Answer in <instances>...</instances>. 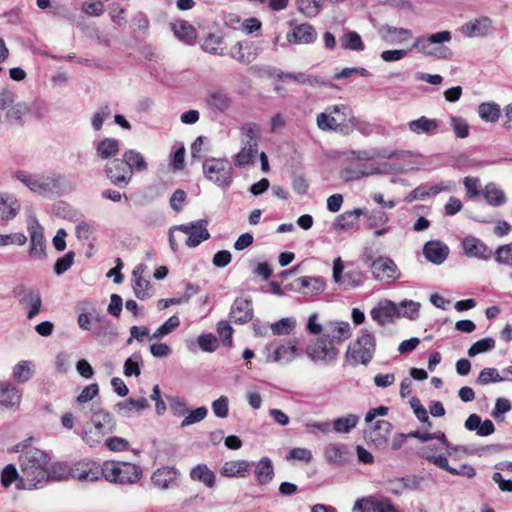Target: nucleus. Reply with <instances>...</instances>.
Returning a JSON list of instances; mask_svg holds the SVG:
<instances>
[{
    "label": "nucleus",
    "mask_w": 512,
    "mask_h": 512,
    "mask_svg": "<svg viewBox=\"0 0 512 512\" xmlns=\"http://www.w3.org/2000/svg\"><path fill=\"white\" fill-rule=\"evenodd\" d=\"M123 160L125 164L131 169V176L133 171L142 172L147 169V162L144 156L137 150L130 149L124 152Z\"/></svg>",
    "instance_id": "58836bf2"
},
{
    "label": "nucleus",
    "mask_w": 512,
    "mask_h": 512,
    "mask_svg": "<svg viewBox=\"0 0 512 512\" xmlns=\"http://www.w3.org/2000/svg\"><path fill=\"white\" fill-rule=\"evenodd\" d=\"M506 380L501 376L496 368H484L480 371L477 382L481 385L497 383Z\"/></svg>",
    "instance_id": "4d7b16f0"
},
{
    "label": "nucleus",
    "mask_w": 512,
    "mask_h": 512,
    "mask_svg": "<svg viewBox=\"0 0 512 512\" xmlns=\"http://www.w3.org/2000/svg\"><path fill=\"white\" fill-rule=\"evenodd\" d=\"M21 478V474H19L16 466L14 464L6 465L1 473V484L3 487L8 488L12 483L19 482Z\"/></svg>",
    "instance_id": "13d9d810"
},
{
    "label": "nucleus",
    "mask_w": 512,
    "mask_h": 512,
    "mask_svg": "<svg viewBox=\"0 0 512 512\" xmlns=\"http://www.w3.org/2000/svg\"><path fill=\"white\" fill-rule=\"evenodd\" d=\"M197 343L202 351L208 353L216 351L219 346L217 338L211 333L201 334L197 339Z\"/></svg>",
    "instance_id": "69168bd1"
},
{
    "label": "nucleus",
    "mask_w": 512,
    "mask_h": 512,
    "mask_svg": "<svg viewBox=\"0 0 512 512\" xmlns=\"http://www.w3.org/2000/svg\"><path fill=\"white\" fill-rule=\"evenodd\" d=\"M363 274L359 270H350L346 272L339 284L343 285L345 289L356 288L362 285Z\"/></svg>",
    "instance_id": "5fc2aeb1"
},
{
    "label": "nucleus",
    "mask_w": 512,
    "mask_h": 512,
    "mask_svg": "<svg viewBox=\"0 0 512 512\" xmlns=\"http://www.w3.org/2000/svg\"><path fill=\"white\" fill-rule=\"evenodd\" d=\"M120 149L119 141L115 138H104L96 147V155L102 159H109L118 154Z\"/></svg>",
    "instance_id": "a19ab883"
},
{
    "label": "nucleus",
    "mask_w": 512,
    "mask_h": 512,
    "mask_svg": "<svg viewBox=\"0 0 512 512\" xmlns=\"http://www.w3.org/2000/svg\"><path fill=\"white\" fill-rule=\"evenodd\" d=\"M378 500L372 496L357 499L353 506V512H375Z\"/></svg>",
    "instance_id": "338daca9"
},
{
    "label": "nucleus",
    "mask_w": 512,
    "mask_h": 512,
    "mask_svg": "<svg viewBox=\"0 0 512 512\" xmlns=\"http://www.w3.org/2000/svg\"><path fill=\"white\" fill-rule=\"evenodd\" d=\"M145 266L140 264L133 270V291L135 296L140 300H145L150 297L149 287L150 282L142 277Z\"/></svg>",
    "instance_id": "c85d7f7f"
},
{
    "label": "nucleus",
    "mask_w": 512,
    "mask_h": 512,
    "mask_svg": "<svg viewBox=\"0 0 512 512\" xmlns=\"http://www.w3.org/2000/svg\"><path fill=\"white\" fill-rule=\"evenodd\" d=\"M253 317V307L250 299L236 298L231 306L230 319L236 324L249 322Z\"/></svg>",
    "instance_id": "a211bd4d"
},
{
    "label": "nucleus",
    "mask_w": 512,
    "mask_h": 512,
    "mask_svg": "<svg viewBox=\"0 0 512 512\" xmlns=\"http://www.w3.org/2000/svg\"><path fill=\"white\" fill-rule=\"evenodd\" d=\"M500 113V106L494 102H484L478 107L479 117L486 122H496Z\"/></svg>",
    "instance_id": "8fccbe9b"
},
{
    "label": "nucleus",
    "mask_w": 512,
    "mask_h": 512,
    "mask_svg": "<svg viewBox=\"0 0 512 512\" xmlns=\"http://www.w3.org/2000/svg\"><path fill=\"white\" fill-rule=\"evenodd\" d=\"M363 211L360 208H355L351 211H346L338 215L332 224V228L335 232L341 233L348 231L358 224L359 218Z\"/></svg>",
    "instance_id": "b1692460"
},
{
    "label": "nucleus",
    "mask_w": 512,
    "mask_h": 512,
    "mask_svg": "<svg viewBox=\"0 0 512 512\" xmlns=\"http://www.w3.org/2000/svg\"><path fill=\"white\" fill-rule=\"evenodd\" d=\"M14 177L33 193L45 197L57 194L63 180L62 175L54 172L40 174L24 170L16 171Z\"/></svg>",
    "instance_id": "7ed1b4c3"
},
{
    "label": "nucleus",
    "mask_w": 512,
    "mask_h": 512,
    "mask_svg": "<svg viewBox=\"0 0 512 512\" xmlns=\"http://www.w3.org/2000/svg\"><path fill=\"white\" fill-rule=\"evenodd\" d=\"M256 153L257 146L250 147V144L245 143L244 147L235 157V164L240 167L249 164Z\"/></svg>",
    "instance_id": "0e129e2a"
},
{
    "label": "nucleus",
    "mask_w": 512,
    "mask_h": 512,
    "mask_svg": "<svg viewBox=\"0 0 512 512\" xmlns=\"http://www.w3.org/2000/svg\"><path fill=\"white\" fill-rule=\"evenodd\" d=\"M401 316L400 308L391 301H387L385 304L374 308L371 311V317L374 321L380 325H385L390 322L394 317Z\"/></svg>",
    "instance_id": "393cba45"
},
{
    "label": "nucleus",
    "mask_w": 512,
    "mask_h": 512,
    "mask_svg": "<svg viewBox=\"0 0 512 512\" xmlns=\"http://www.w3.org/2000/svg\"><path fill=\"white\" fill-rule=\"evenodd\" d=\"M403 153L404 152H397V151L386 153V151H378V150L351 151V152H349L348 158L360 160V161H367V160L374 159L376 157H382V158H387V159H393V158L399 159Z\"/></svg>",
    "instance_id": "ea45409f"
},
{
    "label": "nucleus",
    "mask_w": 512,
    "mask_h": 512,
    "mask_svg": "<svg viewBox=\"0 0 512 512\" xmlns=\"http://www.w3.org/2000/svg\"><path fill=\"white\" fill-rule=\"evenodd\" d=\"M20 210L18 200L6 193H0V220L9 221L16 217Z\"/></svg>",
    "instance_id": "c756f323"
},
{
    "label": "nucleus",
    "mask_w": 512,
    "mask_h": 512,
    "mask_svg": "<svg viewBox=\"0 0 512 512\" xmlns=\"http://www.w3.org/2000/svg\"><path fill=\"white\" fill-rule=\"evenodd\" d=\"M92 334L101 344H107L117 336V331L109 320L102 321V324L94 325L92 328Z\"/></svg>",
    "instance_id": "4c0bfd02"
},
{
    "label": "nucleus",
    "mask_w": 512,
    "mask_h": 512,
    "mask_svg": "<svg viewBox=\"0 0 512 512\" xmlns=\"http://www.w3.org/2000/svg\"><path fill=\"white\" fill-rule=\"evenodd\" d=\"M296 282L300 284L299 292L305 295H317L325 288V283L320 277L303 276Z\"/></svg>",
    "instance_id": "f704fd0d"
},
{
    "label": "nucleus",
    "mask_w": 512,
    "mask_h": 512,
    "mask_svg": "<svg viewBox=\"0 0 512 512\" xmlns=\"http://www.w3.org/2000/svg\"><path fill=\"white\" fill-rule=\"evenodd\" d=\"M464 253L468 257L488 260L492 256V250L480 239L474 236L465 237L462 241Z\"/></svg>",
    "instance_id": "f3484780"
},
{
    "label": "nucleus",
    "mask_w": 512,
    "mask_h": 512,
    "mask_svg": "<svg viewBox=\"0 0 512 512\" xmlns=\"http://www.w3.org/2000/svg\"><path fill=\"white\" fill-rule=\"evenodd\" d=\"M205 102L212 111L218 113L226 112L231 106V98L220 89L209 90Z\"/></svg>",
    "instance_id": "4be33fe9"
},
{
    "label": "nucleus",
    "mask_w": 512,
    "mask_h": 512,
    "mask_svg": "<svg viewBox=\"0 0 512 512\" xmlns=\"http://www.w3.org/2000/svg\"><path fill=\"white\" fill-rule=\"evenodd\" d=\"M31 441L32 438H28L13 447L14 452L20 453L21 478L17 483V489H37L50 479H61V476L54 473L56 465H53V471L49 468L50 456L43 450L31 447Z\"/></svg>",
    "instance_id": "f257e3e1"
},
{
    "label": "nucleus",
    "mask_w": 512,
    "mask_h": 512,
    "mask_svg": "<svg viewBox=\"0 0 512 512\" xmlns=\"http://www.w3.org/2000/svg\"><path fill=\"white\" fill-rule=\"evenodd\" d=\"M171 28L175 37L186 44H192L197 37L196 29L187 21H176L171 24Z\"/></svg>",
    "instance_id": "473e14b6"
},
{
    "label": "nucleus",
    "mask_w": 512,
    "mask_h": 512,
    "mask_svg": "<svg viewBox=\"0 0 512 512\" xmlns=\"http://www.w3.org/2000/svg\"><path fill=\"white\" fill-rule=\"evenodd\" d=\"M142 364V357L140 353H134L124 363V374L129 377L132 375L139 376L141 373L140 365Z\"/></svg>",
    "instance_id": "e2e57ef3"
},
{
    "label": "nucleus",
    "mask_w": 512,
    "mask_h": 512,
    "mask_svg": "<svg viewBox=\"0 0 512 512\" xmlns=\"http://www.w3.org/2000/svg\"><path fill=\"white\" fill-rule=\"evenodd\" d=\"M494 259L499 264L512 266V242L500 245L494 252Z\"/></svg>",
    "instance_id": "680f3d73"
},
{
    "label": "nucleus",
    "mask_w": 512,
    "mask_h": 512,
    "mask_svg": "<svg viewBox=\"0 0 512 512\" xmlns=\"http://www.w3.org/2000/svg\"><path fill=\"white\" fill-rule=\"evenodd\" d=\"M435 465L453 475H463L468 478H472L476 475V470L474 467L468 464H463L460 469H456L449 465L447 458H439L435 461Z\"/></svg>",
    "instance_id": "de8ad7c7"
},
{
    "label": "nucleus",
    "mask_w": 512,
    "mask_h": 512,
    "mask_svg": "<svg viewBox=\"0 0 512 512\" xmlns=\"http://www.w3.org/2000/svg\"><path fill=\"white\" fill-rule=\"evenodd\" d=\"M298 10L307 17H315L321 9L317 0H296Z\"/></svg>",
    "instance_id": "052dcab7"
},
{
    "label": "nucleus",
    "mask_w": 512,
    "mask_h": 512,
    "mask_svg": "<svg viewBox=\"0 0 512 512\" xmlns=\"http://www.w3.org/2000/svg\"><path fill=\"white\" fill-rule=\"evenodd\" d=\"M256 481L259 485H267L274 477V467L270 458L263 457L256 464L255 468Z\"/></svg>",
    "instance_id": "c9c22d12"
},
{
    "label": "nucleus",
    "mask_w": 512,
    "mask_h": 512,
    "mask_svg": "<svg viewBox=\"0 0 512 512\" xmlns=\"http://www.w3.org/2000/svg\"><path fill=\"white\" fill-rule=\"evenodd\" d=\"M27 230L30 236V257L38 260L44 259L46 257V241L43 227L39 224L35 215H29Z\"/></svg>",
    "instance_id": "9d476101"
},
{
    "label": "nucleus",
    "mask_w": 512,
    "mask_h": 512,
    "mask_svg": "<svg viewBox=\"0 0 512 512\" xmlns=\"http://www.w3.org/2000/svg\"><path fill=\"white\" fill-rule=\"evenodd\" d=\"M149 406V403L147 399L140 398V399H126L123 401H120L114 405V410L116 413H118L120 416L123 417H131L132 413L134 411L140 412L142 410H145Z\"/></svg>",
    "instance_id": "a878e982"
},
{
    "label": "nucleus",
    "mask_w": 512,
    "mask_h": 512,
    "mask_svg": "<svg viewBox=\"0 0 512 512\" xmlns=\"http://www.w3.org/2000/svg\"><path fill=\"white\" fill-rule=\"evenodd\" d=\"M340 44L343 49L352 51H363L365 45L361 36L355 31H349L340 37Z\"/></svg>",
    "instance_id": "a18cd8bd"
},
{
    "label": "nucleus",
    "mask_w": 512,
    "mask_h": 512,
    "mask_svg": "<svg viewBox=\"0 0 512 512\" xmlns=\"http://www.w3.org/2000/svg\"><path fill=\"white\" fill-rule=\"evenodd\" d=\"M380 173V169L377 167H359V168H353V167H347L341 172V177L345 181H353V180H359L363 177L374 175Z\"/></svg>",
    "instance_id": "37998d69"
},
{
    "label": "nucleus",
    "mask_w": 512,
    "mask_h": 512,
    "mask_svg": "<svg viewBox=\"0 0 512 512\" xmlns=\"http://www.w3.org/2000/svg\"><path fill=\"white\" fill-rule=\"evenodd\" d=\"M178 474L174 467H162L153 473L151 480L156 487L165 490L177 484Z\"/></svg>",
    "instance_id": "5701e85b"
},
{
    "label": "nucleus",
    "mask_w": 512,
    "mask_h": 512,
    "mask_svg": "<svg viewBox=\"0 0 512 512\" xmlns=\"http://www.w3.org/2000/svg\"><path fill=\"white\" fill-rule=\"evenodd\" d=\"M413 48L419 53L426 56L435 57L437 59H451L453 56L452 50L447 46H433L428 41L427 36L417 37L413 43Z\"/></svg>",
    "instance_id": "4468645a"
},
{
    "label": "nucleus",
    "mask_w": 512,
    "mask_h": 512,
    "mask_svg": "<svg viewBox=\"0 0 512 512\" xmlns=\"http://www.w3.org/2000/svg\"><path fill=\"white\" fill-rule=\"evenodd\" d=\"M423 253L428 261L440 265L446 260L449 248L441 241L431 240L424 245Z\"/></svg>",
    "instance_id": "412c9836"
},
{
    "label": "nucleus",
    "mask_w": 512,
    "mask_h": 512,
    "mask_svg": "<svg viewBox=\"0 0 512 512\" xmlns=\"http://www.w3.org/2000/svg\"><path fill=\"white\" fill-rule=\"evenodd\" d=\"M376 351V338L368 329L360 330L356 340L348 346L346 360L351 366L367 365Z\"/></svg>",
    "instance_id": "20e7f679"
},
{
    "label": "nucleus",
    "mask_w": 512,
    "mask_h": 512,
    "mask_svg": "<svg viewBox=\"0 0 512 512\" xmlns=\"http://www.w3.org/2000/svg\"><path fill=\"white\" fill-rule=\"evenodd\" d=\"M450 125L457 137L466 138L469 135V125L465 119L451 116Z\"/></svg>",
    "instance_id": "774afa93"
},
{
    "label": "nucleus",
    "mask_w": 512,
    "mask_h": 512,
    "mask_svg": "<svg viewBox=\"0 0 512 512\" xmlns=\"http://www.w3.org/2000/svg\"><path fill=\"white\" fill-rule=\"evenodd\" d=\"M494 30L493 21L487 16L474 18L465 22L459 28V32L467 38H484Z\"/></svg>",
    "instance_id": "9b49d317"
},
{
    "label": "nucleus",
    "mask_w": 512,
    "mask_h": 512,
    "mask_svg": "<svg viewBox=\"0 0 512 512\" xmlns=\"http://www.w3.org/2000/svg\"><path fill=\"white\" fill-rule=\"evenodd\" d=\"M190 478L203 483L208 488H213L216 482L215 473L206 464H198L192 468Z\"/></svg>",
    "instance_id": "e433bc0d"
},
{
    "label": "nucleus",
    "mask_w": 512,
    "mask_h": 512,
    "mask_svg": "<svg viewBox=\"0 0 512 512\" xmlns=\"http://www.w3.org/2000/svg\"><path fill=\"white\" fill-rule=\"evenodd\" d=\"M195 225L196 227L191 231L189 237L186 239L185 242V244L190 248L197 247L203 241H206L210 238V233L207 229V220H197L195 221Z\"/></svg>",
    "instance_id": "2f4dec72"
},
{
    "label": "nucleus",
    "mask_w": 512,
    "mask_h": 512,
    "mask_svg": "<svg viewBox=\"0 0 512 512\" xmlns=\"http://www.w3.org/2000/svg\"><path fill=\"white\" fill-rule=\"evenodd\" d=\"M90 423L84 426L81 432L82 440L94 447L100 444L105 435L113 433L116 429V421L112 414L100 406H93Z\"/></svg>",
    "instance_id": "f03ea898"
},
{
    "label": "nucleus",
    "mask_w": 512,
    "mask_h": 512,
    "mask_svg": "<svg viewBox=\"0 0 512 512\" xmlns=\"http://www.w3.org/2000/svg\"><path fill=\"white\" fill-rule=\"evenodd\" d=\"M299 355L298 340L290 339L286 344L278 346L273 353L267 356V362L288 363Z\"/></svg>",
    "instance_id": "aec40b11"
},
{
    "label": "nucleus",
    "mask_w": 512,
    "mask_h": 512,
    "mask_svg": "<svg viewBox=\"0 0 512 512\" xmlns=\"http://www.w3.org/2000/svg\"><path fill=\"white\" fill-rule=\"evenodd\" d=\"M23 391L9 381H0V406L17 408L22 401Z\"/></svg>",
    "instance_id": "dca6fc26"
},
{
    "label": "nucleus",
    "mask_w": 512,
    "mask_h": 512,
    "mask_svg": "<svg viewBox=\"0 0 512 512\" xmlns=\"http://www.w3.org/2000/svg\"><path fill=\"white\" fill-rule=\"evenodd\" d=\"M306 354L313 362L328 365L337 358L338 349L332 340L324 335L306 347Z\"/></svg>",
    "instance_id": "1a4fd4ad"
},
{
    "label": "nucleus",
    "mask_w": 512,
    "mask_h": 512,
    "mask_svg": "<svg viewBox=\"0 0 512 512\" xmlns=\"http://www.w3.org/2000/svg\"><path fill=\"white\" fill-rule=\"evenodd\" d=\"M359 417L355 414H347L346 416L336 418L333 421V429L337 433H349L357 426Z\"/></svg>",
    "instance_id": "3c124183"
},
{
    "label": "nucleus",
    "mask_w": 512,
    "mask_h": 512,
    "mask_svg": "<svg viewBox=\"0 0 512 512\" xmlns=\"http://www.w3.org/2000/svg\"><path fill=\"white\" fill-rule=\"evenodd\" d=\"M482 194L486 201L492 206H501L506 202L504 192L494 183L487 184L482 191Z\"/></svg>",
    "instance_id": "49530a36"
},
{
    "label": "nucleus",
    "mask_w": 512,
    "mask_h": 512,
    "mask_svg": "<svg viewBox=\"0 0 512 512\" xmlns=\"http://www.w3.org/2000/svg\"><path fill=\"white\" fill-rule=\"evenodd\" d=\"M277 77L284 80V79H289V80H292L298 84H301V85H309V86H312V87H315V86H319L322 84V81L316 77V76H313V75H309V74H306V73H303V72H298V73H283V72H279L277 74Z\"/></svg>",
    "instance_id": "c03bdc74"
},
{
    "label": "nucleus",
    "mask_w": 512,
    "mask_h": 512,
    "mask_svg": "<svg viewBox=\"0 0 512 512\" xmlns=\"http://www.w3.org/2000/svg\"><path fill=\"white\" fill-rule=\"evenodd\" d=\"M104 464L98 465L94 461H79L70 468V474L79 481L93 482L103 476Z\"/></svg>",
    "instance_id": "ddd939ff"
},
{
    "label": "nucleus",
    "mask_w": 512,
    "mask_h": 512,
    "mask_svg": "<svg viewBox=\"0 0 512 512\" xmlns=\"http://www.w3.org/2000/svg\"><path fill=\"white\" fill-rule=\"evenodd\" d=\"M381 37L389 43H402L412 37L411 30L407 28H398L388 24L380 28Z\"/></svg>",
    "instance_id": "7c9ffc66"
},
{
    "label": "nucleus",
    "mask_w": 512,
    "mask_h": 512,
    "mask_svg": "<svg viewBox=\"0 0 512 512\" xmlns=\"http://www.w3.org/2000/svg\"><path fill=\"white\" fill-rule=\"evenodd\" d=\"M409 130L417 135L426 134L434 135L437 133L439 123L436 119H430L426 116H421L418 119L408 122Z\"/></svg>",
    "instance_id": "cd10ccee"
},
{
    "label": "nucleus",
    "mask_w": 512,
    "mask_h": 512,
    "mask_svg": "<svg viewBox=\"0 0 512 512\" xmlns=\"http://www.w3.org/2000/svg\"><path fill=\"white\" fill-rule=\"evenodd\" d=\"M327 334H325L332 342H342L349 339L352 335L351 326L346 321H331L326 325Z\"/></svg>",
    "instance_id": "bb28decb"
},
{
    "label": "nucleus",
    "mask_w": 512,
    "mask_h": 512,
    "mask_svg": "<svg viewBox=\"0 0 512 512\" xmlns=\"http://www.w3.org/2000/svg\"><path fill=\"white\" fill-rule=\"evenodd\" d=\"M350 110L345 105H332L325 112L316 117L317 127L322 131L343 132L342 121L346 119Z\"/></svg>",
    "instance_id": "6e6552de"
},
{
    "label": "nucleus",
    "mask_w": 512,
    "mask_h": 512,
    "mask_svg": "<svg viewBox=\"0 0 512 512\" xmlns=\"http://www.w3.org/2000/svg\"><path fill=\"white\" fill-rule=\"evenodd\" d=\"M180 325V319L177 316H171L168 318L151 336L152 339H160L168 334H170L172 331H174L176 328H178Z\"/></svg>",
    "instance_id": "6e6d98bb"
},
{
    "label": "nucleus",
    "mask_w": 512,
    "mask_h": 512,
    "mask_svg": "<svg viewBox=\"0 0 512 512\" xmlns=\"http://www.w3.org/2000/svg\"><path fill=\"white\" fill-rule=\"evenodd\" d=\"M347 448L343 444H332L325 449V456L328 462L333 464H341L344 462V456Z\"/></svg>",
    "instance_id": "864d4df0"
},
{
    "label": "nucleus",
    "mask_w": 512,
    "mask_h": 512,
    "mask_svg": "<svg viewBox=\"0 0 512 512\" xmlns=\"http://www.w3.org/2000/svg\"><path fill=\"white\" fill-rule=\"evenodd\" d=\"M104 172L111 183L119 187H125L132 179L131 169L125 164L123 158L108 162Z\"/></svg>",
    "instance_id": "f8f14e48"
},
{
    "label": "nucleus",
    "mask_w": 512,
    "mask_h": 512,
    "mask_svg": "<svg viewBox=\"0 0 512 512\" xmlns=\"http://www.w3.org/2000/svg\"><path fill=\"white\" fill-rule=\"evenodd\" d=\"M365 263L370 268L374 280L390 283L401 278L400 269L388 256H379L375 259L368 256Z\"/></svg>",
    "instance_id": "0eeeda50"
},
{
    "label": "nucleus",
    "mask_w": 512,
    "mask_h": 512,
    "mask_svg": "<svg viewBox=\"0 0 512 512\" xmlns=\"http://www.w3.org/2000/svg\"><path fill=\"white\" fill-rule=\"evenodd\" d=\"M20 301L29 306L27 312L29 320L35 318L42 309V299L38 291L30 290Z\"/></svg>",
    "instance_id": "79ce46f5"
},
{
    "label": "nucleus",
    "mask_w": 512,
    "mask_h": 512,
    "mask_svg": "<svg viewBox=\"0 0 512 512\" xmlns=\"http://www.w3.org/2000/svg\"><path fill=\"white\" fill-rule=\"evenodd\" d=\"M495 347V340L491 337L480 339L473 343L468 349V355L474 357L480 353L492 350Z\"/></svg>",
    "instance_id": "bf43d9fd"
},
{
    "label": "nucleus",
    "mask_w": 512,
    "mask_h": 512,
    "mask_svg": "<svg viewBox=\"0 0 512 512\" xmlns=\"http://www.w3.org/2000/svg\"><path fill=\"white\" fill-rule=\"evenodd\" d=\"M250 466V463L246 460H231L223 464L220 472L225 477H245Z\"/></svg>",
    "instance_id": "72a5a7b5"
},
{
    "label": "nucleus",
    "mask_w": 512,
    "mask_h": 512,
    "mask_svg": "<svg viewBox=\"0 0 512 512\" xmlns=\"http://www.w3.org/2000/svg\"><path fill=\"white\" fill-rule=\"evenodd\" d=\"M142 476V470L135 464L121 461H107L104 463L103 477L117 484H134Z\"/></svg>",
    "instance_id": "39448f33"
},
{
    "label": "nucleus",
    "mask_w": 512,
    "mask_h": 512,
    "mask_svg": "<svg viewBox=\"0 0 512 512\" xmlns=\"http://www.w3.org/2000/svg\"><path fill=\"white\" fill-rule=\"evenodd\" d=\"M296 327V320L293 317L282 318L271 324V330L274 335L283 336L290 334Z\"/></svg>",
    "instance_id": "603ef678"
},
{
    "label": "nucleus",
    "mask_w": 512,
    "mask_h": 512,
    "mask_svg": "<svg viewBox=\"0 0 512 512\" xmlns=\"http://www.w3.org/2000/svg\"><path fill=\"white\" fill-rule=\"evenodd\" d=\"M392 431V424L386 420H378L373 426L365 430V439L373 443L376 447H384L387 443L388 436Z\"/></svg>",
    "instance_id": "2eb2a0df"
},
{
    "label": "nucleus",
    "mask_w": 512,
    "mask_h": 512,
    "mask_svg": "<svg viewBox=\"0 0 512 512\" xmlns=\"http://www.w3.org/2000/svg\"><path fill=\"white\" fill-rule=\"evenodd\" d=\"M286 38L289 43L310 44L317 39V32L312 25L303 23L288 32Z\"/></svg>",
    "instance_id": "6ab92c4d"
},
{
    "label": "nucleus",
    "mask_w": 512,
    "mask_h": 512,
    "mask_svg": "<svg viewBox=\"0 0 512 512\" xmlns=\"http://www.w3.org/2000/svg\"><path fill=\"white\" fill-rule=\"evenodd\" d=\"M34 374V370L29 361L23 360L18 362L12 371V377L18 383H26L28 382Z\"/></svg>",
    "instance_id": "09e8293b"
},
{
    "label": "nucleus",
    "mask_w": 512,
    "mask_h": 512,
    "mask_svg": "<svg viewBox=\"0 0 512 512\" xmlns=\"http://www.w3.org/2000/svg\"><path fill=\"white\" fill-rule=\"evenodd\" d=\"M203 173L207 180L219 187H229L233 180V167L229 160L210 158L203 162Z\"/></svg>",
    "instance_id": "423d86ee"
}]
</instances>
